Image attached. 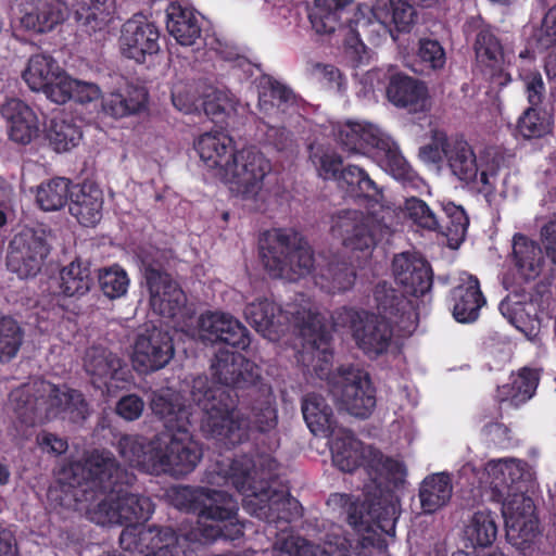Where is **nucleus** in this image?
Listing matches in <instances>:
<instances>
[{"label":"nucleus","mask_w":556,"mask_h":556,"mask_svg":"<svg viewBox=\"0 0 556 556\" xmlns=\"http://www.w3.org/2000/svg\"><path fill=\"white\" fill-rule=\"evenodd\" d=\"M453 495L452 478L446 472L427 476L419 485V502L425 514H433L445 507Z\"/></svg>","instance_id":"39"},{"label":"nucleus","mask_w":556,"mask_h":556,"mask_svg":"<svg viewBox=\"0 0 556 556\" xmlns=\"http://www.w3.org/2000/svg\"><path fill=\"white\" fill-rule=\"evenodd\" d=\"M387 97L395 106L412 113L427 111L430 106L426 85L405 75H395L387 88Z\"/></svg>","instance_id":"34"},{"label":"nucleus","mask_w":556,"mask_h":556,"mask_svg":"<svg viewBox=\"0 0 556 556\" xmlns=\"http://www.w3.org/2000/svg\"><path fill=\"white\" fill-rule=\"evenodd\" d=\"M452 313L458 323H472L485 303L479 281L468 273H460L452 290Z\"/></svg>","instance_id":"30"},{"label":"nucleus","mask_w":556,"mask_h":556,"mask_svg":"<svg viewBox=\"0 0 556 556\" xmlns=\"http://www.w3.org/2000/svg\"><path fill=\"white\" fill-rule=\"evenodd\" d=\"M320 277L328 281V283L321 282V287L332 292L350 289L355 280L354 271L343 263L331 264Z\"/></svg>","instance_id":"60"},{"label":"nucleus","mask_w":556,"mask_h":556,"mask_svg":"<svg viewBox=\"0 0 556 556\" xmlns=\"http://www.w3.org/2000/svg\"><path fill=\"white\" fill-rule=\"evenodd\" d=\"M232 160L218 178L229 190L244 200H254L270 172V162L254 148L236 150Z\"/></svg>","instance_id":"11"},{"label":"nucleus","mask_w":556,"mask_h":556,"mask_svg":"<svg viewBox=\"0 0 556 556\" xmlns=\"http://www.w3.org/2000/svg\"><path fill=\"white\" fill-rule=\"evenodd\" d=\"M74 496L98 525H126L119 543L125 551L142 556H193L190 541L207 543L218 538L235 540L242 535L237 522L238 504L222 491L181 486L174 490L173 503L182 510L198 514V527L188 535L178 536L172 529L144 528L150 518V498L124 491L132 477L122 470L111 452L93 451L84 463L68 467Z\"/></svg>","instance_id":"1"},{"label":"nucleus","mask_w":556,"mask_h":556,"mask_svg":"<svg viewBox=\"0 0 556 556\" xmlns=\"http://www.w3.org/2000/svg\"><path fill=\"white\" fill-rule=\"evenodd\" d=\"M312 159L318 175L328 180H336L339 187L346 190L352 197H364L380 203L383 200L382 189L357 165H348L341 168L342 159L333 152H314Z\"/></svg>","instance_id":"13"},{"label":"nucleus","mask_w":556,"mask_h":556,"mask_svg":"<svg viewBox=\"0 0 556 556\" xmlns=\"http://www.w3.org/2000/svg\"><path fill=\"white\" fill-rule=\"evenodd\" d=\"M333 326H349L358 348L369 356L383 353L391 340L388 323L367 312L342 308L333 317Z\"/></svg>","instance_id":"15"},{"label":"nucleus","mask_w":556,"mask_h":556,"mask_svg":"<svg viewBox=\"0 0 556 556\" xmlns=\"http://www.w3.org/2000/svg\"><path fill=\"white\" fill-rule=\"evenodd\" d=\"M201 105L213 121L224 122L237 113L239 101L228 90L214 89L205 94Z\"/></svg>","instance_id":"52"},{"label":"nucleus","mask_w":556,"mask_h":556,"mask_svg":"<svg viewBox=\"0 0 556 556\" xmlns=\"http://www.w3.org/2000/svg\"><path fill=\"white\" fill-rule=\"evenodd\" d=\"M49 252V233L42 229H24L10 243L8 267L21 278L35 276Z\"/></svg>","instance_id":"16"},{"label":"nucleus","mask_w":556,"mask_h":556,"mask_svg":"<svg viewBox=\"0 0 556 556\" xmlns=\"http://www.w3.org/2000/svg\"><path fill=\"white\" fill-rule=\"evenodd\" d=\"M539 383V372L533 369L522 368L511 375L509 382L498 387L496 397L500 402H507L511 406H519L530 400Z\"/></svg>","instance_id":"42"},{"label":"nucleus","mask_w":556,"mask_h":556,"mask_svg":"<svg viewBox=\"0 0 556 556\" xmlns=\"http://www.w3.org/2000/svg\"><path fill=\"white\" fill-rule=\"evenodd\" d=\"M279 556H371L353 547L350 540L331 533L323 545H313L300 536L288 535L277 543Z\"/></svg>","instance_id":"23"},{"label":"nucleus","mask_w":556,"mask_h":556,"mask_svg":"<svg viewBox=\"0 0 556 556\" xmlns=\"http://www.w3.org/2000/svg\"><path fill=\"white\" fill-rule=\"evenodd\" d=\"M149 291L150 306L164 318L185 317L186 295L172 277L156 268L147 267L144 271Z\"/></svg>","instance_id":"19"},{"label":"nucleus","mask_w":556,"mask_h":556,"mask_svg":"<svg viewBox=\"0 0 556 556\" xmlns=\"http://www.w3.org/2000/svg\"><path fill=\"white\" fill-rule=\"evenodd\" d=\"M226 468H220L218 475L231 481L236 489L245 494L244 505L247 509L255 514L260 518H269L267 510L279 511L280 508L288 506L294 510V515H300L299 503L294 498H283L277 494L269 495L267 490H258L254 484L256 471H252L255 467L254 462L248 456H241Z\"/></svg>","instance_id":"10"},{"label":"nucleus","mask_w":556,"mask_h":556,"mask_svg":"<svg viewBox=\"0 0 556 556\" xmlns=\"http://www.w3.org/2000/svg\"><path fill=\"white\" fill-rule=\"evenodd\" d=\"M118 451L129 466L149 473H160L162 463L157 459V439L147 441L138 435H124L118 442Z\"/></svg>","instance_id":"35"},{"label":"nucleus","mask_w":556,"mask_h":556,"mask_svg":"<svg viewBox=\"0 0 556 556\" xmlns=\"http://www.w3.org/2000/svg\"><path fill=\"white\" fill-rule=\"evenodd\" d=\"M420 154L425 161L431 163L445 161L459 180L480 181L486 192L497 187L503 157L493 149L476 154L464 138L434 131L431 143L421 148Z\"/></svg>","instance_id":"4"},{"label":"nucleus","mask_w":556,"mask_h":556,"mask_svg":"<svg viewBox=\"0 0 556 556\" xmlns=\"http://www.w3.org/2000/svg\"><path fill=\"white\" fill-rule=\"evenodd\" d=\"M330 393L337 405L359 418L368 417L376 406L368 374L356 367L340 368L330 378Z\"/></svg>","instance_id":"12"},{"label":"nucleus","mask_w":556,"mask_h":556,"mask_svg":"<svg viewBox=\"0 0 556 556\" xmlns=\"http://www.w3.org/2000/svg\"><path fill=\"white\" fill-rule=\"evenodd\" d=\"M329 438L332 462L340 470L352 472L363 466L379 486L383 482L397 485L404 481L406 467L402 462L384 457L371 446H364L348 430L338 429Z\"/></svg>","instance_id":"7"},{"label":"nucleus","mask_w":556,"mask_h":556,"mask_svg":"<svg viewBox=\"0 0 556 556\" xmlns=\"http://www.w3.org/2000/svg\"><path fill=\"white\" fill-rule=\"evenodd\" d=\"M332 233L342 239L343 245L352 252L368 256L377 241L387 233V226L374 215L345 212L332 225Z\"/></svg>","instance_id":"17"},{"label":"nucleus","mask_w":556,"mask_h":556,"mask_svg":"<svg viewBox=\"0 0 556 556\" xmlns=\"http://www.w3.org/2000/svg\"><path fill=\"white\" fill-rule=\"evenodd\" d=\"M244 314L255 330L270 341L278 340L288 329L291 315L292 323L303 337L306 353L312 355L313 362L316 361L313 364L315 372L320 378H329L332 358L329 331L324 323L325 317L308 299L301 296L300 303L289 304L286 311L267 299L257 300L247 306Z\"/></svg>","instance_id":"3"},{"label":"nucleus","mask_w":556,"mask_h":556,"mask_svg":"<svg viewBox=\"0 0 556 556\" xmlns=\"http://www.w3.org/2000/svg\"><path fill=\"white\" fill-rule=\"evenodd\" d=\"M9 404L27 425L40 424L65 414L73 421L88 415V406L83 395L66 387L56 388L45 380H33L13 390Z\"/></svg>","instance_id":"5"},{"label":"nucleus","mask_w":556,"mask_h":556,"mask_svg":"<svg viewBox=\"0 0 556 556\" xmlns=\"http://www.w3.org/2000/svg\"><path fill=\"white\" fill-rule=\"evenodd\" d=\"M198 337L204 342H225L239 349H245L250 343L247 328L222 312H207L199 317Z\"/></svg>","instance_id":"22"},{"label":"nucleus","mask_w":556,"mask_h":556,"mask_svg":"<svg viewBox=\"0 0 556 556\" xmlns=\"http://www.w3.org/2000/svg\"><path fill=\"white\" fill-rule=\"evenodd\" d=\"M387 134L366 122L346 121L336 126L334 137L348 156L376 150Z\"/></svg>","instance_id":"26"},{"label":"nucleus","mask_w":556,"mask_h":556,"mask_svg":"<svg viewBox=\"0 0 556 556\" xmlns=\"http://www.w3.org/2000/svg\"><path fill=\"white\" fill-rule=\"evenodd\" d=\"M29 4H34V2ZM64 16L65 13L61 8V2H39L38 5H30V8L25 9L21 23L27 29L45 33L63 21Z\"/></svg>","instance_id":"45"},{"label":"nucleus","mask_w":556,"mask_h":556,"mask_svg":"<svg viewBox=\"0 0 556 556\" xmlns=\"http://www.w3.org/2000/svg\"><path fill=\"white\" fill-rule=\"evenodd\" d=\"M552 130V116L545 110L529 106L518 118L517 131L525 139L541 138Z\"/></svg>","instance_id":"53"},{"label":"nucleus","mask_w":556,"mask_h":556,"mask_svg":"<svg viewBox=\"0 0 556 556\" xmlns=\"http://www.w3.org/2000/svg\"><path fill=\"white\" fill-rule=\"evenodd\" d=\"M302 412L307 427L314 434L329 438L338 431L332 410L323 396L308 394L303 401Z\"/></svg>","instance_id":"44"},{"label":"nucleus","mask_w":556,"mask_h":556,"mask_svg":"<svg viewBox=\"0 0 556 556\" xmlns=\"http://www.w3.org/2000/svg\"><path fill=\"white\" fill-rule=\"evenodd\" d=\"M253 425L258 432L266 433L277 426V410L274 407V400L268 394L265 400L253 406Z\"/></svg>","instance_id":"63"},{"label":"nucleus","mask_w":556,"mask_h":556,"mask_svg":"<svg viewBox=\"0 0 556 556\" xmlns=\"http://www.w3.org/2000/svg\"><path fill=\"white\" fill-rule=\"evenodd\" d=\"M71 184L65 178H55L41 184L37 190V203L43 211H58L62 208L71 197Z\"/></svg>","instance_id":"50"},{"label":"nucleus","mask_w":556,"mask_h":556,"mask_svg":"<svg viewBox=\"0 0 556 556\" xmlns=\"http://www.w3.org/2000/svg\"><path fill=\"white\" fill-rule=\"evenodd\" d=\"M361 5L362 2H307L306 11L312 29L324 37L339 30L342 27L340 21H349L351 13H355V20L362 17Z\"/></svg>","instance_id":"27"},{"label":"nucleus","mask_w":556,"mask_h":556,"mask_svg":"<svg viewBox=\"0 0 556 556\" xmlns=\"http://www.w3.org/2000/svg\"><path fill=\"white\" fill-rule=\"evenodd\" d=\"M362 17L355 23L362 27L377 26V31H408L416 20V11L410 2H362L358 8Z\"/></svg>","instance_id":"20"},{"label":"nucleus","mask_w":556,"mask_h":556,"mask_svg":"<svg viewBox=\"0 0 556 556\" xmlns=\"http://www.w3.org/2000/svg\"><path fill=\"white\" fill-rule=\"evenodd\" d=\"M119 50L124 56L137 63H146L160 51V30L142 14H135L121 29Z\"/></svg>","instance_id":"18"},{"label":"nucleus","mask_w":556,"mask_h":556,"mask_svg":"<svg viewBox=\"0 0 556 556\" xmlns=\"http://www.w3.org/2000/svg\"><path fill=\"white\" fill-rule=\"evenodd\" d=\"M308 74L328 89L337 92H343L346 88V80L341 72L331 64L309 63L307 66Z\"/></svg>","instance_id":"59"},{"label":"nucleus","mask_w":556,"mask_h":556,"mask_svg":"<svg viewBox=\"0 0 556 556\" xmlns=\"http://www.w3.org/2000/svg\"><path fill=\"white\" fill-rule=\"evenodd\" d=\"M8 124V134L12 141L27 144L38 137L40 121L37 113L20 99L8 100L1 110Z\"/></svg>","instance_id":"28"},{"label":"nucleus","mask_w":556,"mask_h":556,"mask_svg":"<svg viewBox=\"0 0 556 556\" xmlns=\"http://www.w3.org/2000/svg\"><path fill=\"white\" fill-rule=\"evenodd\" d=\"M293 100L292 91L280 83L264 79L258 91V108L266 116L283 112V105Z\"/></svg>","instance_id":"49"},{"label":"nucleus","mask_w":556,"mask_h":556,"mask_svg":"<svg viewBox=\"0 0 556 556\" xmlns=\"http://www.w3.org/2000/svg\"><path fill=\"white\" fill-rule=\"evenodd\" d=\"M532 478L528 465L515 458L492 459L479 476L480 488L502 503L507 539L519 549H526L538 534L534 504L526 495Z\"/></svg>","instance_id":"2"},{"label":"nucleus","mask_w":556,"mask_h":556,"mask_svg":"<svg viewBox=\"0 0 556 556\" xmlns=\"http://www.w3.org/2000/svg\"><path fill=\"white\" fill-rule=\"evenodd\" d=\"M180 400V394L170 390H162L153 394L151 409L164 421L167 431L181 425L186 416L193 419L194 413L191 407L181 405Z\"/></svg>","instance_id":"43"},{"label":"nucleus","mask_w":556,"mask_h":556,"mask_svg":"<svg viewBox=\"0 0 556 556\" xmlns=\"http://www.w3.org/2000/svg\"><path fill=\"white\" fill-rule=\"evenodd\" d=\"M101 111L113 118H122L142 110L147 102V91L142 87L126 85L116 91L102 93Z\"/></svg>","instance_id":"36"},{"label":"nucleus","mask_w":556,"mask_h":556,"mask_svg":"<svg viewBox=\"0 0 556 556\" xmlns=\"http://www.w3.org/2000/svg\"><path fill=\"white\" fill-rule=\"evenodd\" d=\"M530 106L539 108L545 98V85L538 71L522 70L519 74Z\"/></svg>","instance_id":"64"},{"label":"nucleus","mask_w":556,"mask_h":556,"mask_svg":"<svg viewBox=\"0 0 556 556\" xmlns=\"http://www.w3.org/2000/svg\"><path fill=\"white\" fill-rule=\"evenodd\" d=\"M48 139L56 152H66L78 146L81 131L72 121L55 117L51 121Z\"/></svg>","instance_id":"51"},{"label":"nucleus","mask_w":556,"mask_h":556,"mask_svg":"<svg viewBox=\"0 0 556 556\" xmlns=\"http://www.w3.org/2000/svg\"><path fill=\"white\" fill-rule=\"evenodd\" d=\"M193 149L202 165L217 179L237 150L232 137L224 131H208L200 135L193 141Z\"/></svg>","instance_id":"25"},{"label":"nucleus","mask_w":556,"mask_h":556,"mask_svg":"<svg viewBox=\"0 0 556 556\" xmlns=\"http://www.w3.org/2000/svg\"><path fill=\"white\" fill-rule=\"evenodd\" d=\"M500 312L528 339H536L541 323L533 302L522 301L518 295H509L500 303Z\"/></svg>","instance_id":"37"},{"label":"nucleus","mask_w":556,"mask_h":556,"mask_svg":"<svg viewBox=\"0 0 556 556\" xmlns=\"http://www.w3.org/2000/svg\"><path fill=\"white\" fill-rule=\"evenodd\" d=\"M98 280L102 293L111 300L124 296L130 283L126 270L116 264L101 268Z\"/></svg>","instance_id":"54"},{"label":"nucleus","mask_w":556,"mask_h":556,"mask_svg":"<svg viewBox=\"0 0 556 556\" xmlns=\"http://www.w3.org/2000/svg\"><path fill=\"white\" fill-rule=\"evenodd\" d=\"M475 50L481 72L496 85L506 86L510 77L505 72L502 48L495 36L488 29L480 30Z\"/></svg>","instance_id":"32"},{"label":"nucleus","mask_w":556,"mask_h":556,"mask_svg":"<svg viewBox=\"0 0 556 556\" xmlns=\"http://www.w3.org/2000/svg\"><path fill=\"white\" fill-rule=\"evenodd\" d=\"M22 344V331L11 317L0 316V363L12 359Z\"/></svg>","instance_id":"56"},{"label":"nucleus","mask_w":556,"mask_h":556,"mask_svg":"<svg viewBox=\"0 0 556 556\" xmlns=\"http://www.w3.org/2000/svg\"><path fill=\"white\" fill-rule=\"evenodd\" d=\"M166 27L170 36L185 47L197 43L201 37L200 18L190 2H169Z\"/></svg>","instance_id":"33"},{"label":"nucleus","mask_w":556,"mask_h":556,"mask_svg":"<svg viewBox=\"0 0 556 556\" xmlns=\"http://www.w3.org/2000/svg\"><path fill=\"white\" fill-rule=\"evenodd\" d=\"M173 355L174 348L168 333L152 328L138 336L131 362L137 371L149 372L163 368Z\"/></svg>","instance_id":"21"},{"label":"nucleus","mask_w":556,"mask_h":556,"mask_svg":"<svg viewBox=\"0 0 556 556\" xmlns=\"http://www.w3.org/2000/svg\"><path fill=\"white\" fill-rule=\"evenodd\" d=\"M401 210L404 216L412 222L413 225L435 231L441 228L439 219L434 212L429 207V205L415 197L407 198L401 206Z\"/></svg>","instance_id":"55"},{"label":"nucleus","mask_w":556,"mask_h":556,"mask_svg":"<svg viewBox=\"0 0 556 556\" xmlns=\"http://www.w3.org/2000/svg\"><path fill=\"white\" fill-rule=\"evenodd\" d=\"M214 376L225 387L245 388L260 377L258 368L239 353L220 352L212 365Z\"/></svg>","instance_id":"29"},{"label":"nucleus","mask_w":556,"mask_h":556,"mask_svg":"<svg viewBox=\"0 0 556 556\" xmlns=\"http://www.w3.org/2000/svg\"><path fill=\"white\" fill-rule=\"evenodd\" d=\"M92 279L88 265L76 260L60 270L59 288L66 296H81L91 287Z\"/></svg>","instance_id":"48"},{"label":"nucleus","mask_w":556,"mask_h":556,"mask_svg":"<svg viewBox=\"0 0 556 556\" xmlns=\"http://www.w3.org/2000/svg\"><path fill=\"white\" fill-rule=\"evenodd\" d=\"M192 424L193 419L186 416L181 425L168 430V441L157 439V459L162 463L160 473L185 475L200 462L202 450L191 433Z\"/></svg>","instance_id":"14"},{"label":"nucleus","mask_w":556,"mask_h":556,"mask_svg":"<svg viewBox=\"0 0 556 556\" xmlns=\"http://www.w3.org/2000/svg\"><path fill=\"white\" fill-rule=\"evenodd\" d=\"M392 271L395 281L407 294L419 296L431 289V268L418 253L404 252L395 255Z\"/></svg>","instance_id":"24"},{"label":"nucleus","mask_w":556,"mask_h":556,"mask_svg":"<svg viewBox=\"0 0 556 556\" xmlns=\"http://www.w3.org/2000/svg\"><path fill=\"white\" fill-rule=\"evenodd\" d=\"M61 68L52 56L35 54L28 60L23 78L33 91L41 92Z\"/></svg>","instance_id":"47"},{"label":"nucleus","mask_w":556,"mask_h":556,"mask_svg":"<svg viewBox=\"0 0 556 556\" xmlns=\"http://www.w3.org/2000/svg\"><path fill=\"white\" fill-rule=\"evenodd\" d=\"M497 526L489 510L476 511L467 521L464 530L465 540L472 547H485L496 539Z\"/></svg>","instance_id":"46"},{"label":"nucleus","mask_w":556,"mask_h":556,"mask_svg":"<svg viewBox=\"0 0 556 556\" xmlns=\"http://www.w3.org/2000/svg\"><path fill=\"white\" fill-rule=\"evenodd\" d=\"M513 261L519 274L526 279L536 278L544 267L541 247L520 233L513 238Z\"/></svg>","instance_id":"41"},{"label":"nucleus","mask_w":556,"mask_h":556,"mask_svg":"<svg viewBox=\"0 0 556 556\" xmlns=\"http://www.w3.org/2000/svg\"><path fill=\"white\" fill-rule=\"evenodd\" d=\"M192 401L201 408L203 433L227 445L239 444L249 439L251 422L236 409V401L224 387H208L206 377L193 379Z\"/></svg>","instance_id":"6"},{"label":"nucleus","mask_w":556,"mask_h":556,"mask_svg":"<svg viewBox=\"0 0 556 556\" xmlns=\"http://www.w3.org/2000/svg\"><path fill=\"white\" fill-rule=\"evenodd\" d=\"M365 509L364 504L358 506L351 503L348 510V520L357 532H366L361 534L353 547L372 556L374 553H381L384 544L377 535L376 530L371 528L370 522H375L381 532L393 535L395 522L400 515V502L397 496L392 493H381L378 501L372 502L366 513H364Z\"/></svg>","instance_id":"9"},{"label":"nucleus","mask_w":556,"mask_h":556,"mask_svg":"<svg viewBox=\"0 0 556 556\" xmlns=\"http://www.w3.org/2000/svg\"><path fill=\"white\" fill-rule=\"evenodd\" d=\"M444 213L447 222L443 232L447 237L448 245L457 248L466 237L469 219L465 211L453 203L444 206Z\"/></svg>","instance_id":"57"},{"label":"nucleus","mask_w":556,"mask_h":556,"mask_svg":"<svg viewBox=\"0 0 556 556\" xmlns=\"http://www.w3.org/2000/svg\"><path fill=\"white\" fill-rule=\"evenodd\" d=\"M86 371L91 376L92 383L108 391L114 387L122 368L121 359L104 348H91L86 352L84 361Z\"/></svg>","instance_id":"38"},{"label":"nucleus","mask_w":556,"mask_h":556,"mask_svg":"<svg viewBox=\"0 0 556 556\" xmlns=\"http://www.w3.org/2000/svg\"><path fill=\"white\" fill-rule=\"evenodd\" d=\"M260 251L265 269L274 278L296 280L311 274L314 267L311 247L291 231H267L261 240Z\"/></svg>","instance_id":"8"},{"label":"nucleus","mask_w":556,"mask_h":556,"mask_svg":"<svg viewBox=\"0 0 556 556\" xmlns=\"http://www.w3.org/2000/svg\"><path fill=\"white\" fill-rule=\"evenodd\" d=\"M348 27H341L339 30L344 36V47L346 53L357 62H363L366 59V47L359 39L361 30L365 33L369 26L362 27L355 23V13L353 17L348 21Z\"/></svg>","instance_id":"62"},{"label":"nucleus","mask_w":556,"mask_h":556,"mask_svg":"<svg viewBox=\"0 0 556 556\" xmlns=\"http://www.w3.org/2000/svg\"><path fill=\"white\" fill-rule=\"evenodd\" d=\"M378 165L394 179L403 184H416L418 176L406 159L402 155L397 144L386 135L375 150Z\"/></svg>","instance_id":"40"},{"label":"nucleus","mask_w":556,"mask_h":556,"mask_svg":"<svg viewBox=\"0 0 556 556\" xmlns=\"http://www.w3.org/2000/svg\"><path fill=\"white\" fill-rule=\"evenodd\" d=\"M417 56L426 68L442 70L446 62L445 51L439 41L428 38L419 40Z\"/></svg>","instance_id":"61"},{"label":"nucleus","mask_w":556,"mask_h":556,"mask_svg":"<svg viewBox=\"0 0 556 556\" xmlns=\"http://www.w3.org/2000/svg\"><path fill=\"white\" fill-rule=\"evenodd\" d=\"M76 78L61 68L51 81L42 89L48 100L55 104H65L73 98V88Z\"/></svg>","instance_id":"58"},{"label":"nucleus","mask_w":556,"mask_h":556,"mask_svg":"<svg viewBox=\"0 0 556 556\" xmlns=\"http://www.w3.org/2000/svg\"><path fill=\"white\" fill-rule=\"evenodd\" d=\"M103 192L92 182L72 186L68 210L83 226H94L102 218Z\"/></svg>","instance_id":"31"}]
</instances>
